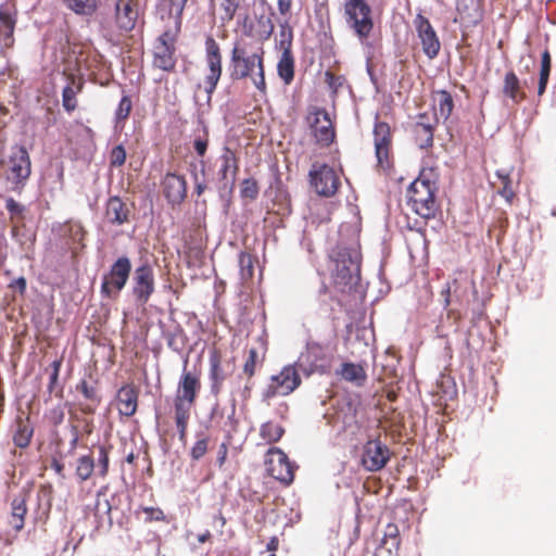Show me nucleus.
<instances>
[{"mask_svg": "<svg viewBox=\"0 0 556 556\" xmlns=\"http://www.w3.org/2000/svg\"><path fill=\"white\" fill-rule=\"evenodd\" d=\"M230 77L250 78L261 94L267 93L265 79V50L261 42L237 39L230 52Z\"/></svg>", "mask_w": 556, "mask_h": 556, "instance_id": "obj_1", "label": "nucleus"}, {"mask_svg": "<svg viewBox=\"0 0 556 556\" xmlns=\"http://www.w3.org/2000/svg\"><path fill=\"white\" fill-rule=\"evenodd\" d=\"M200 391V374L197 371L187 370L185 367L179 378L173 401L174 419L178 430L179 440L182 442H185L187 439L191 410L195 405Z\"/></svg>", "mask_w": 556, "mask_h": 556, "instance_id": "obj_2", "label": "nucleus"}, {"mask_svg": "<svg viewBox=\"0 0 556 556\" xmlns=\"http://www.w3.org/2000/svg\"><path fill=\"white\" fill-rule=\"evenodd\" d=\"M437 190L433 170L422 169L407 190L408 204L412 210L425 219L434 218L439 208L435 200Z\"/></svg>", "mask_w": 556, "mask_h": 556, "instance_id": "obj_3", "label": "nucleus"}, {"mask_svg": "<svg viewBox=\"0 0 556 556\" xmlns=\"http://www.w3.org/2000/svg\"><path fill=\"white\" fill-rule=\"evenodd\" d=\"M334 268L332 269V281L337 292L348 294L356 299L355 287L359 279L361 264L356 256H353L346 248H338L333 251Z\"/></svg>", "mask_w": 556, "mask_h": 556, "instance_id": "obj_4", "label": "nucleus"}, {"mask_svg": "<svg viewBox=\"0 0 556 556\" xmlns=\"http://www.w3.org/2000/svg\"><path fill=\"white\" fill-rule=\"evenodd\" d=\"M344 16L348 26L358 40L366 41L374 30L372 11L366 0H346Z\"/></svg>", "mask_w": 556, "mask_h": 556, "instance_id": "obj_5", "label": "nucleus"}, {"mask_svg": "<svg viewBox=\"0 0 556 556\" xmlns=\"http://www.w3.org/2000/svg\"><path fill=\"white\" fill-rule=\"evenodd\" d=\"M131 273V262L127 256H119L102 277L100 292L102 296L116 300L125 288Z\"/></svg>", "mask_w": 556, "mask_h": 556, "instance_id": "obj_6", "label": "nucleus"}, {"mask_svg": "<svg viewBox=\"0 0 556 556\" xmlns=\"http://www.w3.org/2000/svg\"><path fill=\"white\" fill-rule=\"evenodd\" d=\"M302 383V378L294 365L285 366L279 374L269 379V383L262 393L264 402L277 396H288L295 391Z\"/></svg>", "mask_w": 556, "mask_h": 556, "instance_id": "obj_7", "label": "nucleus"}, {"mask_svg": "<svg viewBox=\"0 0 556 556\" xmlns=\"http://www.w3.org/2000/svg\"><path fill=\"white\" fill-rule=\"evenodd\" d=\"M176 33L172 29L163 31L153 45V60L152 65L155 68L162 70L167 73H173L176 70Z\"/></svg>", "mask_w": 556, "mask_h": 556, "instance_id": "obj_8", "label": "nucleus"}, {"mask_svg": "<svg viewBox=\"0 0 556 556\" xmlns=\"http://www.w3.org/2000/svg\"><path fill=\"white\" fill-rule=\"evenodd\" d=\"M205 63L208 73L204 78V90L207 94V100H211L223 73L222 50L213 36H207L205 39Z\"/></svg>", "mask_w": 556, "mask_h": 556, "instance_id": "obj_9", "label": "nucleus"}, {"mask_svg": "<svg viewBox=\"0 0 556 556\" xmlns=\"http://www.w3.org/2000/svg\"><path fill=\"white\" fill-rule=\"evenodd\" d=\"M309 184L321 197H333L341 186L340 177L328 164L314 163L308 173Z\"/></svg>", "mask_w": 556, "mask_h": 556, "instance_id": "obj_10", "label": "nucleus"}, {"mask_svg": "<svg viewBox=\"0 0 556 556\" xmlns=\"http://www.w3.org/2000/svg\"><path fill=\"white\" fill-rule=\"evenodd\" d=\"M305 119L316 143L321 147H328L333 142L336 138L334 127L325 109L309 108Z\"/></svg>", "mask_w": 556, "mask_h": 556, "instance_id": "obj_11", "label": "nucleus"}, {"mask_svg": "<svg viewBox=\"0 0 556 556\" xmlns=\"http://www.w3.org/2000/svg\"><path fill=\"white\" fill-rule=\"evenodd\" d=\"M390 457V448L380 439H369L361 448L359 464L365 470L376 472L386 467Z\"/></svg>", "mask_w": 556, "mask_h": 556, "instance_id": "obj_12", "label": "nucleus"}, {"mask_svg": "<svg viewBox=\"0 0 556 556\" xmlns=\"http://www.w3.org/2000/svg\"><path fill=\"white\" fill-rule=\"evenodd\" d=\"M265 466L267 473L283 485H290L293 482L295 466L280 448L270 447L268 450Z\"/></svg>", "mask_w": 556, "mask_h": 556, "instance_id": "obj_13", "label": "nucleus"}, {"mask_svg": "<svg viewBox=\"0 0 556 556\" xmlns=\"http://www.w3.org/2000/svg\"><path fill=\"white\" fill-rule=\"evenodd\" d=\"M372 135L377 164L383 169H389L392 166L393 135L391 127L387 122L379 121L377 117Z\"/></svg>", "mask_w": 556, "mask_h": 556, "instance_id": "obj_14", "label": "nucleus"}, {"mask_svg": "<svg viewBox=\"0 0 556 556\" xmlns=\"http://www.w3.org/2000/svg\"><path fill=\"white\" fill-rule=\"evenodd\" d=\"M155 291V278L152 266L143 263L138 266L132 276L131 292L137 303L144 305Z\"/></svg>", "mask_w": 556, "mask_h": 556, "instance_id": "obj_15", "label": "nucleus"}, {"mask_svg": "<svg viewBox=\"0 0 556 556\" xmlns=\"http://www.w3.org/2000/svg\"><path fill=\"white\" fill-rule=\"evenodd\" d=\"M139 20L138 0H115L114 23L119 35H127L136 28Z\"/></svg>", "mask_w": 556, "mask_h": 556, "instance_id": "obj_16", "label": "nucleus"}, {"mask_svg": "<svg viewBox=\"0 0 556 556\" xmlns=\"http://www.w3.org/2000/svg\"><path fill=\"white\" fill-rule=\"evenodd\" d=\"M484 17V0H455L454 23L472 28Z\"/></svg>", "mask_w": 556, "mask_h": 556, "instance_id": "obj_17", "label": "nucleus"}, {"mask_svg": "<svg viewBox=\"0 0 556 556\" xmlns=\"http://www.w3.org/2000/svg\"><path fill=\"white\" fill-rule=\"evenodd\" d=\"M31 174V163L25 147L18 146L12 150L9 160L8 179L16 186H24Z\"/></svg>", "mask_w": 556, "mask_h": 556, "instance_id": "obj_18", "label": "nucleus"}, {"mask_svg": "<svg viewBox=\"0 0 556 556\" xmlns=\"http://www.w3.org/2000/svg\"><path fill=\"white\" fill-rule=\"evenodd\" d=\"M414 25L418 38L420 39L424 53L431 60L437 58L441 49V43L430 21L422 14H417L414 20Z\"/></svg>", "mask_w": 556, "mask_h": 556, "instance_id": "obj_19", "label": "nucleus"}, {"mask_svg": "<svg viewBox=\"0 0 556 556\" xmlns=\"http://www.w3.org/2000/svg\"><path fill=\"white\" fill-rule=\"evenodd\" d=\"M163 194L172 206L180 205L187 198V181L185 176L166 173L161 181Z\"/></svg>", "mask_w": 556, "mask_h": 556, "instance_id": "obj_20", "label": "nucleus"}, {"mask_svg": "<svg viewBox=\"0 0 556 556\" xmlns=\"http://www.w3.org/2000/svg\"><path fill=\"white\" fill-rule=\"evenodd\" d=\"M219 160L218 179L223 184V189L231 190L239 173V156L235 150L224 147Z\"/></svg>", "mask_w": 556, "mask_h": 556, "instance_id": "obj_21", "label": "nucleus"}, {"mask_svg": "<svg viewBox=\"0 0 556 556\" xmlns=\"http://www.w3.org/2000/svg\"><path fill=\"white\" fill-rule=\"evenodd\" d=\"M139 389L134 383L119 388L116 394L117 409L122 416L131 417L138 408Z\"/></svg>", "mask_w": 556, "mask_h": 556, "instance_id": "obj_22", "label": "nucleus"}, {"mask_svg": "<svg viewBox=\"0 0 556 556\" xmlns=\"http://www.w3.org/2000/svg\"><path fill=\"white\" fill-rule=\"evenodd\" d=\"M130 210L119 197H110L105 205V217L112 225L129 222Z\"/></svg>", "mask_w": 556, "mask_h": 556, "instance_id": "obj_23", "label": "nucleus"}, {"mask_svg": "<svg viewBox=\"0 0 556 556\" xmlns=\"http://www.w3.org/2000/svg\"><path fill=\"white\" fill-rule=\"evenodd\" d=\"M84 88V79L76 77L73 74L67 76V84L62 90V105L68 113L73 112L77 108V94L81 92Z\"/></svg>", "mask_w": 556, "mask_h": 556, "instance_id": "obj_24", "label": "nucleus"}, {"mask_svg": "<svg viewBox=\"0 0 556 556\" xmlns=\"http://www.w3.org/2000/svg\"><path fill=\"white\" fill-rule=\"evenodd\" d=\"M426 118L425 114H420L419 121L413 127L415 142L420 149H428L433 144L435 125L425 122Z\"/></svg>", "mask_w": 556, "mask_h": 556, "instance_id": "obj_25", "label": "nucleus"}, {"mask_svg": "<svg viewBox=\"0 0 556 556\" xmlns=\"http://www.w3.org/2000/svg\"><path fill=\"white\" fill-rule=\"evenodd\" d=\"M16 20L11 12L0 8V46L9 49L14 45V29Z\"/></svg>", "mask_w": 556, "mask_h": 556, "instance_id": "obj_26", "label": "nucleus"}, {"mask_svg": "<svg viewBox=\"0 0 556 556\" xmlns=\"http://www.w3.org/2000/svg\"><path fill=\"white\" fill-rule=\"evenodd\" d=\"M435 119L447 121L454 110V100L447 90H437L432 93Z\"/></svg>", "mask_w": 556, "mask_h": 556, "instance_id": "obj_27", "label": "nucleus"}, {"mask_svg": "<svg viewBox=\"0 0 556 556\" xmlns=\"http://www.w3.org/2000/svg\"><path fill=\"white\" fill-rule=\"evenodd\" d=\"M34 435V428L28 417H17L15 420L14 431L12 435L13 443L16 447L26 448L29 446Z\"/></svg>", "mask_w": 556, "mask_h": 556, "instance_id": "obj_28", "label": "nucleus"}, {"mask_svg": "<svg viewBox=\"0 0 556 556\" xmlns=\"http://www.w3.org/2000/svg\"><path fill=\"white\" fill-rule=\"evenodd\" d=\"M61 2L79 16H92L101 7V0H61Z\"/></svg>", "mask_w": 556, "mask_h": 556, "instance_id": "obj_29", "label": "nucleus"}, {"mask_svg": "<svg viewBox=\"0 0 556 556\" xmlns=\"http://www.w3.org/2000/svg\"><path fill=\"white\" fill-rule=\"evenodd\" d=\"M27 504L24 496H16L11 503V515L9 523L15 531H21L25 526Z\"/></svg>", "mask_w": 556, "mask_h": 556, "instance_id": "obj_30", "label": "nucleus"}, {"mask_svg": "<svg viewBox=\"0 0 556 556\" xmlns=\"http://www.w3.org/2000/svg\"><path fill=\"white\" fill-rule=\"evenodd\" d=\"M503 93L515 103L526 100V93L521 90L519 78L513 71L505 74Z\"/></svg>", "mask_w": 556, "mask_h": 556, "instance_id": "obj_31", "label": "nucleus"}, {"mask_svg": "<svg viewBox=\"0 0 556 556\" xmlns=\"http://www.w3.org/2000/svg\"><path fill=\"white\" fill-rule=\"evenodd\" d=\"M339 375L344 379L345 381L352 382L355 386H363L365 381L367 380V374L365 368L359 364L354 363H343L341 365V369L339 371Z\"/></svg>", "mask_w": 556, "mask_h": 556, "instance_id": "obj_32", "label": "nucleus"}, {"mask_svg": "<svg viewBox=\"0 0 556 556\" xmlns=\"http://www.w3.org/2000/svg\"><path fill=\"white\" fill-rule=\"evenodd\" d=\"M295 61L292 51H283L277 63V74L285 85H290L294 79Z\"/></svg>", "mask_w": 556, "mask_h": 556, "instance_id": "obj_33", "label": "nucleus"}, {"mask_svg": "<svg viewBox=\"0 0 556 556\" xmlns=\"http://www.w3.org/2000/svg\"><path fill=\"white\" fill-rule=\"evenodd\" d=\"M210 379L212 380L213 392H219L226 375L222 369V356L216 350L210 355Z\"/></svg>", "mask_w": 556, "mask_h": 556, "instance_id": "obj_34", "label": "nucleus"}, {"mask_svg": "<svg viewBox=\"0 0 556 556\" xmlns=\"http://www.w3.org/2000/svg\"><path fill=\"white\" fill-rule=\"evenodd\" d=\"M306 357L311 362L314 371L326 372L329 368L324 348L319 343L308 344Z\"/></svg>", "mask_w": 556, "mask_h": 556, "instance_id": "obj_35", "label": "nucleus"}, {"mask_svg": "<svg viewBox=\"0 0 556 556\" xmlns=\"http://www.w3.org/2000/svg\"><path fill=\"white\" fill-rule=\"evenodd\" d=\"M285 433L281 425L274 421H266L260 427V437L267 443L273 444L278 442Z\"/></svg>", "mask_w": 556, "mask_h": 556, "instance_id": "obj_36", "label": "nucleus"}, {"mask_svg": "<svg viewBox=\"0 0 556 556\" xmlns=\"http://www.w3.org/2000/svg\"><path fill=\"white\" fill-rule=\"evenodd\" d=\"M5 208L9 213V219L13 225V229L23 225L26 214V207L15 201L13 198H8L5 200Z\"/></svg>", "mask_w": 556, "mask_h": 556, "instance_id": "obj_37", "label": "nucleus"}, {"mask_svg": "<svg viewBox=\"0 0 556 556\" xmlns=\"http://www.w3.org/2000/svg\"><path fill=\"white\" fill-rule=\"evenodd\" d=\"M400 531L395 523H388L384 528L381 546L388 549L389 553L400 548Z\"/></svg>", "mask_w": 556, "mask_h": 556, "instance_id": "obj_38", "label": "nucleus"}, {"mask_svg": "<svg viewBox=\"0 0 556 556\" xmlns=\"http://www.w3.org/2000/svg\"><path fill=\"white\" fill-rule=\"evenodd\" d=\"M552 68V58L548 49L542 53L541 56V68H540V77L538 85V96L541 97L544 94L546 90V86L548 83L549 74Z\"/></svg>", "mask_w": 556, "mask_h": 556, "instance_id": "obj_39", "label": "nucleus"}, {"mask_svg": "<svg viewBox=\"0 0 556 556\" xmlns=\"http://www.w3.org/2000/svg\"><path fill=\"white\" fill-rule=\"evenodd\" d=\"M94 471L92 455H83L77 458L75 473L80 481H87Z\"/></svg>", "mask_w": 556, "mask_h": 556, "instance_id": "obj_40", "label": "nucleus"}, {"mask_svg": "<svg viewBox=\"0 0 556 556\" xmlns=\"http://www.w3.org/2000/svg\"><path fill=\"white\" fill-rule=\"evenodd\" d=\"M62 363H63V357H59L51 363L49 383L47 386V390H48L49 394H52L58 389L55 395L60 396V397L62 396V393H63V389L61 387L59 388V376H60Z\"/></svg>", "mask_w": 556, "mask_h": 556, "instance_id": "obj_41", "label": "nucleus"}, {"mask_svg": "<svg viewBox=\"0 0 556 556\" xmlns=\"http://www.w3.org/2000/svg\"><path fill=\"white\" fill-rule=\"evenodd\" d=\"M255 262L256 257L249 252H241L239 254V267L242 280L248 281L253 278Z\"/></svg>", "mask_w": 556, "mask_h": 556, "instance_id": "obj_42", "label": "nucleus"}, {"mask_svg": "<svg viewBox=\"0 0 556 556\" xmlns=\"http://www.w3.org/2000/svg\"><path fill=\"white\" fill-rule=\"evenodd\" d=\"M244 1L245 0H222V21L226 23L231 22L235 18L237 12L242 9Z\"/></svg>", "mask_w": 556, "mask_h": 556, "instance_id": "obj_43", "label": "nucleus"}, {"mask_svg": "<svg viewBox=\"0 0 556 556\" xmlns=\"http://www.w3.org/2000/svg\"><path fill=\"white\" fill-rule=\"evenodd\" d=\"M497 177L501 180L502 187L498 189V193L508 202L511 203L516 193L513 189V182L508 173H502L497 170Z\"/></svg>", "mask_w": 556, "mask_h": 556, "instance_id": "obj_44", "label": "nucleus"}, {"mask_svg": "<svg viewBox=\"0 0 556 556\" xmlns=\"http://www.w3.org/2000/svg\"><path fill=\"white\" fill-rule=\"evenodd\" d=\"M132 110V102L128 94H124L115 111L116 124L124 123L130 115Z\"/></svg>", "mask_w": 556, "mask_h": 556, "instance_id": "obj_45", "label": "nucleus"}, {"mask_svg": "<svg viewBox=\"0 0 556 556\" xmlns=\"http://www.w3.org/2000/svg\"><path fill=\"white\" fill-rule=\"evenodd\" d=\"M260 193V187L254 178H245L241 182L240 195L243 199L254 201Z\"/></svg>", "mask_w": 556, "mask_h": 556, "instance_id": "obj_46", "label": "nucleus"}, {"mask_svg": "<svg viewBox=\"0 0 556 556\" xmlns=\"http://www.w3.org/2000/svg\"><path fill=\"white\" fill-rule=\"evenodd\" d=\"M261 362L262 359L260 358L257 350L251 348L248 352V357L243 364V374L247 375L249 380L255 375L256 365Z\"/></svg>", "mask_w": 556, "mask_h": 556, "instance_id": "obj_47", "label": "nucleus"}, {"mask_svg": "<svg viewBox=\"0 0 556 556\" xmlns=\"http://www.w3.org/2000/svg\"><path fill=\"white\" fill-rule=\"evenodd\" d=\"M292 40H293L292 28L286 22L280 25V31H279V48H280L281 52L292 51V49H291Z\"/></svg>", "mask_w": 556, "mask_h": 556, "instance_id": "obj_48", "label": "nucleus"}, {"mask_svg": "<svg viewBox=\"0 0 556 556\" xmlns=\"http://www.w3.org/2000/svg\"><path fill=\"white\" fill-rule=\"evenodd\" d=\"M127 159L126 149L123 144L114 147L109 154L110 167L117 168L122 167Z\"/></svg>", "mask_w": 556, "mask_h": 556, "instance_id": "obj_49", "label": "nucleus"}, {"mask_svg": "<svg viewBox=\"0 0 556 556\" xmlns=\"http://www.w3.org/2000/svg\"><path fill=\"white\" fill-rule=\"evenodd\" d=\"M76 389L84 395L86 400H89L97 405L100 404L101 396L99 395L97 387L90 386L86 380H83L77 384Z\"/></svg>", "mask_w": 556, "mask_h": 556, "instance_id": "obj_50", "label": "nucleus"}, {"mask_svg": "<svg viewBox=\"0 0 556 556\" xmlns=\"http://www.w3.org/2000/svg\"><path fill=\"white\" fill-rule=\"evenodd\" d=\"M257 24L260 26L258 37L262 41L268 40L275 30V24L270 17H266L264 15L260 16L257 20Z\"/></svg>", "mask_w": 556, "mask_h": 556, "instance_id": "obj_51", "label": "nucleus"}, {"mask_svg": "<svg viewBox=\"0 0 556 556\" xmlns=\"http://www.w3.org/2000/svg\"><path fill=\"white\" fill-rule=\"evenodd\" d=\"M109 452H110L109 447H106L105 445H99V447H98L99 476L102 478L105 477L109 471V463H110Z\"/></svg>", "mask_w": 556, "mask_h": 556, "instance_id": "obj_52", "label": "nucleus"}, {"mask_svg": "<svg viewBox=\"0 0 556 556\" xmlns=\"http://www.w3.org/2000/svg\"><path fill=\"white\" fill-rule=\"evenodd\" d=\"M208 442H210V440L207 437H203L195 441V443L193 444V446L190 451V456L193 460H199L206 454L207 447H208Z\"/></svg>", "mask_w": 556, "mask_h": 556, "instance_id": "obj_53", "label": "nucleus"}, {"mask_svg": "<svg viewBox=\"0 0 556 556\" xmlns=\"http://www.w3.org/2000/svg\"><path fill=\"white\" fill-rule=\"evenodd\" d=\"M46 418L54 427L61 425L65 418L64 406L56 405V406L52 407L46 414Z\"/></svg>", "mask_w": 556, "mask_h": 556, "instance_id": "obj_54", "label": "nucleus"}, {"mask_svg": "<svg viewBox=\"0 0 556 556\" xmlns=\"http://www.w3.org/2000/svg\"><path fill=\"white\" fill-rule=\"evenodd\" d=\"M208 147V134L207 130L204 129L203 135L197 136L193 140L194 151L199 156H204Z\"/></svg>", "mask_w": 556, "mask_h": 556, "instance_id": "obj_55", "label": "nucleus"}, {"mask_svg": "<svg viewBox=\"0 0 556 556\" xmlns=\"http://www.w3.org/2000/svg\"><path fill=\"white\" fill-rule=\"evenodd\" d=\"M142 511L147 515L146 522L166 520L164 511L159 507H142Z\"/></svg>", "mask_w": 556, "mask_h": 556, "instance_id": "obj_56", "label": "nucleus"}, {"mask_svg": "<svg viewBox=\"0 0 556 556\" xmlns=\"http://www.w3.org/2000/svg\"><path fill=\"white\" fill-rule=\"evenodd\" d=\"M77 424H72L71 426H78V433L84 437H89L93 431V422L89 418H77Z\"/></svg>", "mask_w": 556, "mask_h": 556, "instance_id": "obj_57", "label": "nucleus"}, {"mask_svg": "<svg viewBox=\"0 0 556 556\" xmlns=\"http://www.w3.org/2000/svg\"><path fill=\"white\" fill-rule=\"evenodd\" d=\"M72 439L70 441V450L73 452L77 448L83 437L78 433V426H71Z\"/></svg>", "mask_w": 556, "mask_h": 556, "instance_id": "obj_58", "label": "nucleus"}, {"mask_svg": "<svg viewBox=\"0 0 556 556\" xmlns=\"http://www.w3.org/2000/svg\"><path fill=\"white\" fill-rule=\"evenodd\" d=\"M339 77L336 76L333 73H331L330 71H327L325 73V80L326 83L328 84V86L333 89L334 91L337 90L338 86L341 85V83L339 81Z\"/></svg>", "mask_w": 556, "mask_h": 556, "instance_id": "obj_59", "label": "nucleus"}, {"mask_svg": "<svg viewBox=\"0 0 556 556\" xmlns=\"http://www.w3.org/2000/svg\"><path fill=\"white\" fill-rule=\"evenodd\" d=\"M11 288L18 290L21 294H24L26 291L27 282L24 277H18L10 285Z\"/></svg>", "mask_w": 556, "mask_h": 556, "instance_id": "obj_60", "label": "nucleus"}, {"mask_svg": "<svg viewBox=\"0 0 556 556\" xmlns=\"http://www.w3.org/2000/svg\"><path fill=\"white\" fill-rule=\"evenodd\" d=\"M277 5H278L279 13L281 15H287L291 11L292 0H278Z\"/></svg>", "mask_w": 556, "mask_h": 556, "instance_id": "obj_61", "label": "nucleus"}, {"mask_svg": "<svg viewBox=\"0 0 556 556\" xmlns=\"http://www.w3.org/2000/svg\"><path fill=\"white\" fill-rule=\"evenodd\" d=\"M228 447L226 443H222L218 450L217 463L222 467L227 458Z\"/></svg>", "mask_w": 556, "mask_h": 556, "instance_id": "obj_62", "label": "nucleus"}, {"mask_svg": "<svg viewBox=\"0 0 556 556\" xmlns=\"http://www.w3.org/2000/svg\"><path fill=\"white\" fill-rule=\"evenodd\" d=\"M51 468L55 471V473L61 477V478H64L65 475H64V464L60 460H58L56 458H53L52 462H51Z\"/></svg>", "mask_w": 556, "mask_h": 556, "instance_id": "obj_63", "label": "nucleus"}, {"mask_svg": "<svg viewBox=\"0 0 556 556\" xmlns=\"http://www.w3.org/2000/svg\"><path fill=\"white\" fill-rule=\"evenodd\" d=\"M213 522L214 523H218L219 528H220V532H223V529L224 527L226 526V518L224 517L223 513L219 510L218 514H216L214 517H213Z\"/></svg>", "mask_w": 556, "mask_h": 556, "instance_id": "obj_64", "label": "nucleus"}]
</instances>
